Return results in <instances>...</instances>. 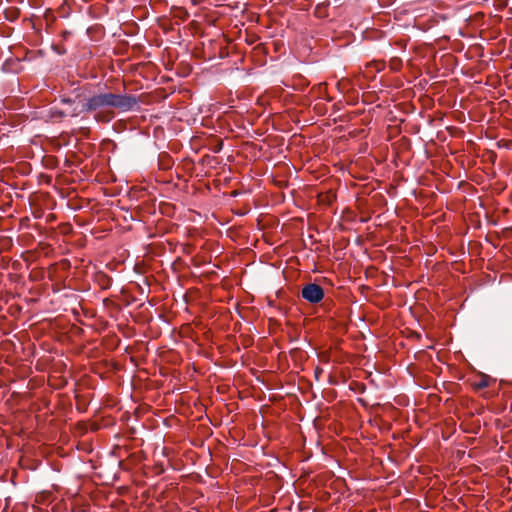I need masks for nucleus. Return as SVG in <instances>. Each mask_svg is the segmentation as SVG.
<instances>
[{
  "label": "nucleus",
  "instance_id": "f257e3e1",
  "mask_svg": "<svg viewBox=\"0 0 512 512\" xmlns=\"http://www.w3.org/2000/svg\"><path fill=\"white\" fill-rule=\"evenodd\" d=\"M139 99L133 94H117L100 92L90 95L82 100V111L93 114L96 121H102V112L105 109H116L120 113L139 110Z\"/></svg>",
  "mask_w": 512,
  "mask_h": 512
},
{
  "label": "nucleus",
  "instance_id": "f03ea898",
  "mask_svg": "<svg viewBox=\"0 0 512 512\" xmlns=\"http://www.w3.org/2000/svg\"><path fill=\"white\" fill-rule=\"evenodd\" d=\"M324 289L316 283H308L303 286L301 296L311 304H318L324 298Z\"/></svg>",
  "mask_w": 512,
  "mask_h": 512
},
{
  "label": "nucleus",
  "instance_id": "7ed1b4c3",
  "mask_svg": "<svg viewBox=\"0 0 512 512\" xmlns=\"http://www.w3.org/2000/svg\"><path fill=\"white\" fill-rule=\"evenodd\" d=\"M489 381H490V376L482 373L480 375V380L475 383V387L477 389H484V388L488 387Z\"/></svg>",
  "mask_w": 512,
  "mask_h": 512
},
{
  "label": "nucleus",
  "instance_id": "20e7f679",
  "mask_svg": "<svg viewBox=\"0 0 512 512\" xmlns=\"http://www.w3.org/2000/svg\"><path fill=\"white\" fill-rule=\"evenodd\" d=\"M67 113H68L69 117L75 118V117H78L82 113H86V111H82V102H81L80 105L74 104L72 106L71 110Z\"/></svg>",
  "mask_w": 512,
  "mask_h": 512
},
{
  "label": "nucleus",
  "instance_id": "39448f33",
  "mask_svg": "<svg viewBox=\"0 0 512 512\" xmlns=\"http://www.w3.org/2000/svg\"><path fill=\"white\" fill-rule=\"evenodd\" d=\"M76 102V98H72V97H61L60 99V103L61 104H64V105H69V106H73Z\"/></svg>",
  "mask_w": 512,
  "mask_h": 512
},
{
  "label": "nucleus",
  "instance_id": "423d86ee",
  "mask_svg": "<svg viewBox=\"0 0 512 512\" xmlns=\"http://www.w3.org/2000/svg\"><path fill=\"white\" fill-rule=\"evenodd\" d=\"M54 114L60 118H64V117H67L69 116L67 112L65 111H62V110H57L54 112Z\"/></svg>",
  "mask_w": 512,
  "mask_h": 512
}]
</instances>
